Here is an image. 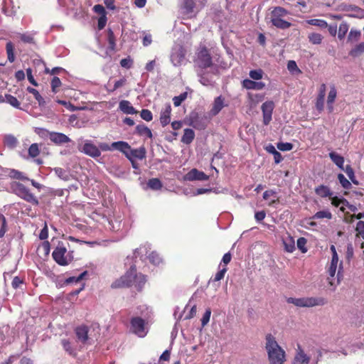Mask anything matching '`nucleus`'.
<instances>
[{
  "label": "nucleus",
  "mask_w": 364,
  "mask_h": 364,
  "mask_svg": "<svg viewBox=\"0 0 364 364\" xmlns=\"http://www.w3.org/2000/svg\"><path fill=\"white\" fill-rule=\"evenodd\" d=\"M146 282V277L142 274H137L134 266L120 278L112 282V288H124L134 285L137 289L141 290Z\"/></svg>",
  "instance_id": "obj_1"
},
{
  "label": "nucleus",
  "mask_w": 364,
  "mask_h": 364,
  "mask_svg": "<svg viewBox=\"0 0 364 364\" xmlns=\"http://www.w3.org/2000/svg\"><path fill=\"white\" fill-rule=\"evenodd\" d=\"M330 250L332 254L331 259L328 268V281L330 286L333 287V290H335L337 285H338L343 277V261L339 260L338 255L336 252V247L331 245Z\"/></svg>",
  "instance_id": "obj_2"
},
{
  "label": "nucleus",
  "mask_w": 364,
  "mask_h": 364,
  "mask_svg": "<svg viewBox=\"0 0 364 364\" xmlns=\"http://www.w3.org/2000/svg\"><path fill=\"white\" fill-rule=\"evenodd\" d=\"M265 349L270 364H284L286 360L285 351L271 335L266 337Z\"/></svg>",
  "instance_id": "obj_3"
},
{
  "label": "nucleus",
  "mask_w": 364,
  "mask_h": 364,
  "mask_svg": "<svg viewBox=\"0 0 364 364\" xmlns=\"http://www.w3.org/2000/svg\"><path fill=\"white\" fill-rule=\"evenodd\" d=\"M289 14V11L281 6H275L271 11V22L273 26L280 29L289 28L291 23L283 18Z\"/></svg>",
  "instance_id": "obj_4"
},
{
  "label": "nucleus",
  "mask_w": 364,
  "mask_h": 364,
  "mask_svg": "<svg viewBox=\"0 0 364 364\" xmlns=\"http://www.w3.org/2000/svg\"><path fill=\"white\" fill-rule=\"evenodd\" d=\"M287 303L292 304L298 307H314L316 306H323L327 303V300L323 297H289L287 299Z\"/></svg>",
  "instance_id": "obj_5"
},
{
  "label": "nucleus",
  "mask_w": 364,
  "mask_h": 364,
  "mask_svg": "<svg viewBox=\"0 0 364 364\" xmlns=\"http://www.w3.org/2000/svg\"><path fill=\"white\" fill-rule=\"evenodd\" d=\"M205 4V0H199L196 2L194 0H181V13L188 18H193L202 9Z\"/></svg>",
  "instance_id": "obj_6"
},
{
  "label": "nucleus",
  "mask_w": 364,
  "mask_h": 364,
  "mask_svg": "<svg viewBox=\"0 0 364 364\" xmlns=\"http://www.w3.org/2000/svg\"><path fill=\"white\" fill-rule=\"evenodd\" d=\"M53 259L60 265L65 266L73 259V252H68L63 242L58 243L52 254Z\"/></svg>",
  "instance_id": "obj_7"
},
{
  "label": "nucleus",
  "mask_w": 364,
  "mask_h": 364,
  "mask_svg": "<svg viewBox=\"0 0 364 364\" xmlns=\"http://www.w3.org/2000/svg\"><path fill=\"white\" fill-rule=\"evenodd\" d=\"M195 65L196 70H200L212 68V58L206 48L202 47L197 52Z\"/></svg>",
  "instance_id": "obj_8"
},
{
  "label": "nucleus",
  "mask_w": 364,
  "mask_h": 364,
  "mask_svg": "<svg viewBox=\"0 0 364 364\" xmlns=\"http://www.w3.org/2000/svg\"><path fill=\"white\" fill-rule=\"evenodd\" d=\"M130 331L139 338H144L149 332L148 323L141 317H132L130 321Z\"/></svg>",
  "instance_id": "obj_9"
},
{
  "label": "nucleus",
  "mask_w": 364,
  "mask_h": 364,
  "mask_svg": "<svg viewBox=\"0 0 364 364\" xmlns=\"http://www.w3.org/2000/svg\"><path fill=\"white\" fill-rule=\"evenodd\" d=\"M37 133L42 137L48 136L49 139L56 145H63L71 141V139L61 132H49L45 129H38Z\"/></svg>",
  "instance_id": "obj_10"
},
{
  "label": "nucleus",
  "mask_w": 364,
  "mask_h": 364,
  "mask_svg": "<svg viewBox=\"0 0 364 364\" xmlns=\"http://www.w3.org/2000/svg\"><path fill=\"white\" fill-rule=\"evenodd\" d=\"M126 147L124 148V151H121L129 160H142L146 157V149L144 146L139 149H132L130 145L124 141Z\"/></svg>",
  "instance_id": "obj_11"
},
{
  "label": "nucleus",
  "mask_w": 364,
  "mask_h": 364,
  "mask_svg": "<svg viewBox=\"0 0 364 364\" xmlns=\"http://www.w3.org/2000/svg\"><path fill=\"white\" fill-rule=\"evenodd\" d=\"M79 150L82 153L94 159L101 155V151L98 146L90 140H85L82 144L79 146Z\"/></svg>",
  "instance_id": "obj_12"
},
{
  "label": "nucleus",
  "mask_w": 364,
  "mask_h": 364,
  "mask_svg": "<svg viewBox=\"0 0 364 364\" xmlns=\"http://www.w3.org/2000/svg\"><path fill=\"white\" fill-rule=\"evenodd\" d=\"M171 61L174 66H181L185 62V50L181 46L173 48L171 54Z\"/></svg>",
  "instance_id": "obj_13"
},
{
  "label": "nucleus",
  "mask_w": 364,
  "mask_h": 364,
  "mask_svg": "<svg viewBox=\"0 0 364 364\" xmlns=\"http://www.w3.org/2000/svg\"><path fill=\"white\" fill-rule=\"evenodd\" d=\"M14 187L16 193L23 199L30 203H38L36 197L23 184L16 183L14 185Z\"/></svg>",
  "instance_id": "obj_14"
},
{
  "label": "nucleus",
  "mask_w": 364,
  "mask_h": 364,
  "mask_svg": "<svg viewBox=\"0 0 364 364\" xmlns=\"http://www.w3.org/2000/svg\"><path fill=\"white\" fill-rule=\"evenodd\" d=\"M122 218L121 216H112L109 218L105 219L104 225L106 229L112 232H118L122 228Z\"/></svg>",
  "instance_id": "obj_15"
},
{
  "label": "nucleus",
  "mask_w": 364,
  "mask_h": 364,
  "mask_svg": "<svg viewBox=\"0 0 364 364\" xmlns=\"http://www.w3.org/2000/svg\"><path fill=\"white\" fill-rule=\"evenodd\" d=\"M209 179V176L206 175L204 172L198 171L196 168H193L188 171L184 176V181H207Z\"/></svg>",
  "instance_id": "obj_16"
},
{
  "label": "nucleus",
  "mask_w": 364,
  "mask_h": 364,
  "mask_svg": "<svg viewBox=\"0 0 364 364\" xmlns=\"http://www.w3.org/2000/svg\"><path fill=\"white\" fill-rule=\"evenodd\" d=\"M126 147V144H124V141H114L110 145L105 143L101 142L99 144L98 148L100 149V151H112L113 150H117L119 151H124V148Z\"/></svg>",
  "instance_id": "obj_17"
},
{
  "label": "nucleus",
  "mask_w": 364,
  "mask_h": 364,
  "mask_svg": "<svg viewBox=\"0 0 364 364\" xmlns=\"http://www.w3.org/2000/svg\"><path fill=\"white\" fill-rule=\"evenodd\" d=\"M274 106V105L272 101L265 102L262 105L263 122L265 125H267L272 120V114Z\"/></svg>",
  "instance_id": "obj_18"
},
{
  "label": "nucleus",
  "mask_w": 364,
  "mask_h": 364,
  "mask_svg": "<svg viewBox=\"0 0 364 364\" xmlns=\"http://www.w3.org/2000/svg\"><path fill=\"white\" fill-rule=\"evenodd\" d=\"M171 106L169 103L165 104L160 111V123L162 127L168 125L171 122Z\"/></svg>",
  "instance_id": "obj_19"
},
{
  "label": "nucleus",
  "mask_w": 364,
  "mask_h": 364,
  "mask_svg": "<svg viewBox=\"0 0 364 364\" xmlns=\"http://www.w3.org/2000/svg\"><path fill=\"white\" fill-rule=\"evenodd\" d=\"M225 107V99L222 96L217 97L212 105L210 109V114L213 116L217 115L222 109Z\"/></svg>",
  "instance_id": "obj_20"
},
{
  "label": "nucleus",
  "mask_w": 364,
  "mask_h": 364,
  "mask_svg": "<svg viewBox=\"0 0 364 364\" xmlns=\"http://www.w3.org/2000/svg\"><path fill=\"white\" fill-rule=\"evenodd\" d=\"M284 247L286 252L291 253L295 250L294 238L288 233L282 237Z\"/></svg>",
  "instance_id": "obj_21"
},
{
  "label": "nucleus",
  "mask_w": 364,
  "mask_h": 364,
  "mask_svg": "<svg viewBox=\"0 0 364 364\" xmlns=\"http://www.w3.org/2000/svg\"><path fill=\"white\" fill-rule=\"evenodd\" d=\"M242 85L247 90H261L265 87L262 82H255L253 80L245 79L242 81Z\"/></svg>",
  "instance_id": "obj_22"
},
{
  "label": "nucleus",
  "mask_w": 364,
  "mask_h": 364,
  "mask_svg": "<svg viewBox=\"0 0 364 364\" xmlns=\"http://www.w3.org/2000/svg\"><path fill=\"white\" fill-rule=\"evenodd\" d=\"M55 172V175L60 178V179L68 181L74 178L73 174L70 173V170L63 169L60 167H56L53 169Z\"/></svg>",
  "instance_id": "obj_23"
},
{
  "label": "nucleus",
  "mask_w": 364,
  "mask_h": 364,
  "mask_svg": "<svg viewBox=\"0 0 364 364\" xmlns=\"http://www.w3.org/2000/svg\"><path fill=\"white\" fill-rule=\"evenodd\" d=\"M119 109L124 114H134L137 113V111L132 105V104L127 100H122L119 104Z\"/></svg>",
  "instance_id": "obj_24"
},
{
  "label": "nucleus",
  "mask_w": 364,
  "mask_h": 364,
  "mask_svg": "<svg viewBox=\"0 0 364 364\" xmlns=\"http://www.w3.org/2000/svg\"><path fill=\"white\" fill-rule=\"evenodd\" d=\"M309 358L304 353L300 347H299L294 358L293 364H309Z\"/></svg>",
  "instance_id": "obj_25"
},
{
  "label": "nucleus",
  "mask_w": 364,
  "mask_h": 364,
  "mask_svg": "<svg viewBox=\"0 0 364 364\" xmlns=\"http://www.w3.org/2000/svg\"><path fill=\"white\" fill-rule=\"evenodd\" d=\"M75 333L79 341L82 343H85L87 341L88 338V330L86 326H82L77 327L75 330Z\"/></svg>",
  "instance_id": "obj_26"
},
{
  "label": "nucleus",
  "mask_w": 364,
  "mask_h": 364,
  "mask_svg": "<svg viewBox=\"0 0 364 364\" xmlns=\"http://www.w3.org/2000/svg\"><path fill=\"white\" fill-rule=\"evenodd\" d=\"M195 138V133L191 129H185L181 141L186 144H190Z\"/></svg>",
  "instance_id": "obj_27"
},
{
  "label": "nucleus",
  "mask_w": 364,
  "mask_h": 364,
  "mask_svg": "<svg viewBox=\"0 0 364 364\" xmlns=\"http://www.w3.org/2000/svg\"><path fill=\"white\" fill-rule=\"evenodd\" d=\"M316 193L322 198L326 197H331L333 195V193L331 191L330 188L328 186H319L315 189Z\"/></svg>",
  "instance_id": "obj_28"
},
{
  "label": "nucleus",
  "mask_w": 364,
  "mask_h": 364,
  "mask_svg": "<svg viewBox=\"0 0 364 364\" xmlns=\"http://www.w3.org/2000/svg\"><path fill=\"white\" fill-rule=\"evenodd\" d=\"M336 95L337 91L335 87L331 86L327 98V105L330 112H331L333 109V104L336 100Z\"/></svg>",
  "instance_id": "obj_29"
},
{
  "label": "nucleus",
  "mask_w": 364,
  "mask_h": 364,
  "mask_svg": "<svg viewBox=\"0 0 364 364\" xmlns=\"http://www.w3.org/2000/svg\"><path fill=\"white\" fill-rule=\"evenodd\" d=\"M196 73H197L198 76L200 77L199 81L202 85H203L205 86H208V85H212V83H213L212 78L209 76H205L204 70H196Z\"/></svg>",
  "instance_id": "obj_30"
},
{
  "label": "nucleus",
  "mask_w": 364,
  "mask_h": 364,
  "mask_svg": "<svg viewBox=\"0 0 364 364\" xmlns=\"http://www.w3.org/2000/svg\"><path fill=\"white\" fill-rule=\"evenodd\" d=\"M329 156L332 161L340 168H343L344 159L336 152H331Z\"/></svg>",
  "instance_id": "obj_31"
},
{
  "label": "nucleus",
  "mask_w": 364,
  "mask_h": 364,
  "mask_svg": "<svg viewBox=\"0 0 364 364\" xmlns=\"http://www.w3.org/2000/svg\"><path fill=\"white\" fill-rule=\"evenodd\" d=\"M136 130L139 134L146 136L149 139H151L153 136L151 129L144 124L137 125L136 127Z\"/></svg>",
  "instance_id": "obj_32"
},
{
  "label": "nucleus",
  "mask_w": 364,
  "mask_h": 364,
  "mask_svg": "<svg viewBox=\"0 0 364 364\" xmlns=\"http://www.w3.org/2000/svg\"><path fill=\"white\" fill-rule=\"evenodd\" d=\"M331 204L336 207H340L342 211L344 210V206L348 204V202L343 198L337 196L331 197Z\"/></svg>",
  "instance_id": "obj_33"
},
{
  "label": "nucleus",
  "mask_w": 364,
  "mask_h": 364,
  "mask_svg": "<svg viewBox=\"0 0 364 364\" xmlns=\"http://www.w3.org/2000/svg\"><path fill=\"white\" fill-rule=\"evenodd\" d=\"M7 175L11 178H16L20 180H28L22 172L15 169H8L6 171Z\"/></svg>",
  "instance_id": "obj_34"
},
{
  "label": "nucleus",
  "mask_w": 364,
  "mask_h": 364,
  "mask_svg": "<svg viewBox=\"0 0 364 364\" xmlns=\"http://www.w3.org/2000/svg\"><path fill=\"white\" fill-rule=\"evenodd\" d=\"M87 274V271H84L83 272L80 273L78 276H73L67 278L65 281V284H70L73 283H77L81 282L84 277Z\"/></svg>",
  "instance_id": "obj_35"
},
{
  "label": "nucleus",
  "mask_w": 364,
  "mask_h": 364,
  "mask_svg": "<svg viewBox=\"0 0 364 364\" xmlns=\"http://www.w3.org/2000/svg\"><path fill=\"white\" fill-rule=\"evenodd\" d=\"M309 41L314 45H319L321 43L323 37L318 33H311L308 36Z\"/></svg>",
  "instance_id": "obj_36"
},
{
  "label": "nucleus",
  "mask_w": 364,
  "mask_h": 364,
  "mask_svg": "<svg viewBox=\"0 0 364 364\" xmlns=\"http://www.w3.org/2000/svg\"><path fill=\"white\" fill-rule=\"evenodd\" d=\"M27 91L29 93H31L33 95L35 99L38 101L39 106H44L46 105V101L44 100L43 97L40 95L38 91L34 88L28 87L27 88Z\"/></svg>",
  "instance_id": "obj_37"
},
{
  "label": "nucleus",
  "mask_w": 364,
  "mask_h": 364,
  "mask_svg": "<svg viewBox=\"0 0 364 364\" xmlns=\"http://www.w3.org/2000/svg\"><path fill=\"white\" fill-rule=\"evenodd\" d=\"M61 344L64 348V350L68 353L70 355L75 354V348L73 346V341L67 339H63L61 341Z\"/></svg>",
  "instance_id": "obj_38"
},
{
  "label": "nucleus",
  "mask_w": 364,
  "mask_h": 364,
  "mask_svg": "<svg viewBox=\"0 0 364 364\" xmlns=\"http://www.w3.org/2000/svg\"><path fill=\"white\" fill-rule=\"evenodd\" d=\"M149 262L154 265H159L162 262V259L156 252H151L147 256Z\"/></svg>",
  "instance_id": "obj_39"
},
{
  "label": "nucleus",
  "mask_w": 364,
  "mask_h": 364,
  "mask_svg": "<svg viewBox=\"0 0 364 364\" xmlns=\"http://www.w3.org/2000/svg\"><path fill=\"white\" fill-rule=\"evenodd\" d=\"M147 186L149 188H150L152 190H159L162 187V183L161 181L156 178H151L149 180L147 183Z\"/></svg>",
  "instance_id": "obj_40"
},
{
  "label": "nucleus",
  "mask_w": 364,
  "mask_h": 364,
  "mask_svg": "<svg viewBox=\"0 0 364 364\" xmlns=\"http://www.w3.org/2000/svg\"><path fill=\"white\" fill-rule=\"evenodd\" d=\"M4 143L9 148L14 149L17 146L18 140L12 135H7L4 138Z\"/></svg>",
  "instance_id": "obj_41"
},
{
  "label": "nucleus",
  "mask_w": 364,
  "mask_h": 364,
  "mask_svg": "<svg viewBox=\"0 0 364 364\" xmlns=\"http://www.w3.org/2000/svg\"><path fill=\"white\" fill-rule=\"evenodd\" d=\"M306 22L310 25L318 26L322 28H326L328 26L327 22L323 19L313 18L308 20Z\"/></svg>",
  "instance_id": "obj_42"
},
{
  "label": "nucleus",
  "mask_w": 364,
  "mask_h": 364,
  "mask_svg": "<svg viewBox=\"0 0 364 364\" xmlns=\"http://www.w3.org/2000/svg\"><path fill=\"white\" fill-rule=\"evenodd\" d=\"M8 60L9 62L13 63L15 60L14 56V46L11 42H8L6 46Z\"/></svg>",
  "instance_id": "obj_43"
},
{
  "label": "nucleus",
  "mask_w": 364,
  "mask_h": 364,
  "mask_svg": "<svg viewBox=\"0 0 364 364\" xmlns=\"http://www.w3.org/2000/svg\"><path fill=\"white\" fill-rule=\"evenodd\" d=\"M364 53V42L355 46L349 53L351 56L356 57Z\"/></svg>",
  "instance_id": "obj_44"
},
{
  "label": "nucleus",
  "mask_w": 364,
  "mask_h": 364,
  "mask_svg": "<svg viewBox=\"0 0 364 364\" xmlns=\"http://www.w3.org/2000/svg\"><path fill=\"white\" fill-rule=\"evenodd\" d=\"M332 214L328 210H323L318 211L314 214L313 216V219H323V218H327V219H331Z\"/></svg>",
  "instance_id": "obj_45"
},
{
  "label": "nucleus",
  "mask_w": 364,
  "mask_h": 364,
  "mask_svg": "<svg viewBox=\"0 0 364 364\" xmlns=\"http://www.w3.org/2000/svg\"><path fill=\"white\" fill-rule=\"evenodd\" d=\"M147 253V248L145 246L140 247L134 250V257L135 258L139 257L140 259L143 260L144 259V257L146 256Z\"/></svg>",
  "instance_id": "obj_46"
},
{
  "label": "nucleus",
  "mask_w": 364,
  "mask_h": 364,
  "mask_svg": "<svg viewBox=\"0 0 364 364\" xmlns=\"http://www.w3.org/2000/svg\"><path fill=\"white\" fill-rule=\"evenodd\" d=\"M4 99L6 101V102H8L12 107H14L15 108L20 107V102H18V100H17V98L16 97H14L11 95H6Z\"/></svg>",
  "instance_id": "obj_47"
},
{
  "label": "nucleus",
  "mask_w": 364,
  "mask_h": 364,
  "mask_svg": "<svg viewBox=\"0 0 364 364\" xmlns=\"http://www.w3.org/2000/svg\"><path fill=\"white\" fill-rule=\"evenodd\" d=\"M348 31V25L346 22H343L339 26L338 37L339 39H343Z\"/></svg>",
  "instance_id": "obj_48"
},
{
  "label": "nucleus",
  "mask_w": 364,
  "mask_h": 364,
  "mask_svg": "<svg viewBox=\"0 0 364 364\" xmlns=\"http://www.w3.org/2000/svg\"><path fill=\"white\" fill-rule=\"evenodd\" d=\"M188 93L186 92L180 94L178 96H175L173 98V105L175 107H178L181 103L187 98Z\"/></svg>",
  "instance_id": "obj_49"
},
{
  "label": "nucleus",
  "mask_w": 364,
  "mask_h": 364,
  "mask_svg": "<svg viewBox=\"0 0 364 364\" xmlns=\"http://www.w3.org/2000/svg\"><path fill=\"white\" fill-rule=\"evenodd\" d=\"M361 32L358 30L351 29L348 37L349 41H358L360 37Z\"/></svg>",
  "instance_id": "obj_50"
},
{
  "label": "nucleus",
  "mask_w": 364,
  "mask_h": 364,
  "mask_svg": "<svg viewBox=\"0 0 364 364\" xmlns=\"http://www.w3.org/2000/svg\"><path fill=\"white\" fill-rule=\"evenodd\" d=\"M40 153L38 144L36 143L32 144L28 148V154L31 157L34 158Z\"/></svg>",
  "instance_id": "obj_51"
},
{
  "label": "nucleus",
  "mask_w": 364,
  "mask_h": 364,
  "mask_svg": "<svg viewBox=\"0 0 364 364\" xmlns=\"http://www.w3.org/2000/svg\"><path fill=\"white\" fill-rule=\"evenodd\" d=\"M338 179L340 182V183L341 184V186L346 188V189H348L351 187V183H350V181L344 176L343 174L342 173H339L338 175Z\"/></svg>",
  "instance_id": "obj_52"
},
{
  "label": "nucleus",
  "mask_w": 364,
  "mask_h": 364,
  "mask_svg": "<svg viewBox=\"0 0 364 364\" xmlns=\"http://www.w3.org/2000/svg\"><path fill=\"white\" fill-rule=\"evenodd\" d=\"M356 237H360L364 240V222L360 220L358 222L355 228Z\"/></svg>",
  "instance_id": "obj_53"
},
{
  "label": "nucleus",
  "mask_w": 364,
  "mask_h": 364,
  "mask_svg": "<svg viewBox=\"0 0 364 364\" xmlns=\"http://www.w3.org/2000/svg\"><path fill=\"white\" fill-rule=\"evenodd\" d=\"M250 77L255 80H259L262 78L263 71L261 69L252 70L250 72Z\"/></svg>",
  "instance_id": "obj_54"
},
{
  "label": "nucleus",
  "mask_w": 364,
  "mask_h": 364,
  "mask_svg": "<svg viewBox=\"0 0 364 364\" xmlns=\"http://www.w3.org/2000/svg\"><path fill=\"white\" fill-rule=\"evenodd\" d=\"M306 242H307L306 239L304 237H299L297 240V242H296L297 247L303 253H305L307 252V248L306 247Z\"/></svg>",
  "instance_id": "obj_55"
},
{
  "label": "nucleus",
  "mask_w": 364,
  "mask_h": 364,
  "mask_svg": "<svg viewBox=\"0 0 364 364\" xmlns=\"http://www.w3.org/2000/svg\"><path fill=\"white\" fill-rule=\"evenodd\" d=\"M6 220L5 217L0 214V237H2L6 232Z\"/></svg>",
  "instance_id": "obj_56"
},
{
  "label": "nucleus",
  "mask_w": 364,
  "mask_h": 364,
  "mask_svg": "<svg viewBox=\"0 0 364 364\" xmlns=\"http://www.w3.org/2000/svg\"><path fill=\"white\" fill-rule=\"evenodd\" d=\"M140 116L144 120H145L146 122H150L153 119V115H152L151 112L146 109H143L141 111Z\"/></svg>",
  "instance_id": "obj_57"
},
{
  "label": "nucleus",
  "mask_w": 364,
  "mask_h": 364,
  "mask_svg": "<svg viewBox=\"0 0 364 364\" xmlns=\"http://www.w3.org/2000/svg\"><path fill=\"white\" fill-rule=\"evenodd\" d=\"M287 69L289 70V72H291L292 73H301V70L298 68L296 62L294 60H289L288 62Z\"/></svg>",
  "instance_id": "obj_58"
},
{
  "label": "nucleus",
  "mask_w": 364,
  "mask_h": 364,
  "mask_svg": "<svg viewBox=\"0 0 364 364\" xmlns=\"http://www.w3.org/2000/svg\"><path fill=\"white\" fill-rule=\"evenodd\" d=\"M277 148L280 151H287L293 149V144L289 142H279L277 144Z\"/></svg>",
  "instance_id": "obj_59"
},
{
  "label": "nucleus",
  "mask_w": 364,
  "mask_h": 364,
  "mask_svg": "<svg viewBox=\"0 0 364 364\" xmlns=\"http://www.w3.org/2000/svg\"><path fill=\"white\" fill-rule=\"evenodd\" d=\"M211 316V310L210 309H207L201 318V325L203 327L205 326L209 321Z\"/></svg>",
  "instance_id": "obj_60"
},
{
  "label": "nucleus",
  "mask_w": 364,
  "mask_h": 364,
  "mask_svg": "<svg viewBox=\"0 0 364 364\" xmlns=\"http://www.w3.org/2000/svg\"><path fill=\"white\" fill-rule=\"evenodd\" d=\"M58 104L63 105L67 109L71 112H74L75 110L79 109L77 107H75L73 104L69 102H66L65 100H58L56 101Z\"/></svg>",
  "instance_id": "obj_61"
},
{
  "label": "nucleus",
  "mask_w": 364,
  "mask_h": 364,
  "mask_svg": "<svg viewBox=\"0 0 364 364\" xmlns=\"http://www.w3.org/2000/svg\"><path fill=\"white\" fill-rule=\"evenodd\" d=\"M61 85V81L59 77H54L51 80V89L55 93L58 92L57 89Z\"/></svg>",
  "instance_id": "obj_62"
},
{
  "label": "nucleus",
  "mask_w": 364,
  "mask_h": 364,
  "mask_svg": "<svg viewBox=\"0 0 364 364\" xmlns=\"http://www.w3.org/2000/svg\"><path fill=\"white\" fill-rule=\"evenodd\" d=\"M132 63L133 61L130 58H126L121 60L120 65L122 67L129 69L132 67Z\"/></svg>",
  "instance_id": "obj_63"
},
{
  "label": "nucleus",
  "mask_w": 364,
  "mask_h": 364,
  "mask_svg": "<svg viewBox=\"0 0 364 364\" xmlns=\"http://www.w3.org/2000/svg\"><path fill=\"white\" fill-rule=\"evenodd\" d=\"M20 37H21V41L25 43H33V36L32 34L23 33V34H21Z\"/></svg>",
  "instance_id": "obj_64"
}]
</instances>
